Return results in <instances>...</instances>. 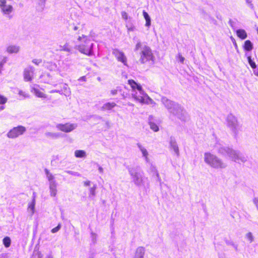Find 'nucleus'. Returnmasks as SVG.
I'll return each mask as SVG.
<instances>
[{"label":"nucleus","mask_w":258,"mask_h":258,"mask_svg":"<svg viewBox=\"0 0 258 258\" xmlns=\"http://www.w3.org/2000/svg\"><path fill=\"white\" fill-rule=\"evenodd\" d=\"M141 151L142 152L143 155L144 156L147 157L148 156V152L146 150V149L144 148H141Z\"/></svg>","instance_id":"nucleus-35"},{"label":"nucleus","mask_w":258,"mask_h":258,"mask_svg":"<svg viewBox=\"0 0 258 258\" xmlns=\"http://www.w3.org/2000/svg\"><path fill=\"white\" fill-rule=\"evenodd\" d=\"M134 98L136 100H139V99H138L137 97H134Z\"/></svg>","instance_id":"nucleus-51"},{"label":"nucleus","mask_w":258,"mask_h":258,"mask_svg":"<svg viewBox=\"0 0 258 258\" xmlns=\"http://www.w3.org/2000/svg\"><path fill=\"white\" fill-rule=\"evenodd\" d=\"M254 74L256 76H258V72L257 73H254Z\"/></svg>","instance_id":"nucleus-49"},{"label":"nucleus","mask_w":258,"mask_h":258,"mask_svg":"<svg viewBox=\"0 0 258 258\" xmlns=\"http://www.w3.org/2000/svg\"><path fill=\"white\" fill-rule=\"evenodd\" d=\"M38 258H42V255H41V253L38 254Z\"/></svg>","instance_id":"nucleus-47"},{"label":"nucleus","mask_w":258,"mask_h":258,"mask_svg":"<svg viewBox=\"0 0 258 258\" xmlns=\"http://www.w3.org/2000/svg\"><path fill=\"white\" fill-rule=\"evenodd\" d=\"M31 91L37 97L42 98H46L47 97V95L41 91L39 86L36 84H33L31 86Z\"/></svg>","instance_id":"nucleus-4"},{"label":"nucleus","mask_w":258,"mask_h":258,"mask_svg":"<svg viewBox=\"0 0 258 258\" xmlns=\"http://www.w3.org/2000/svg\"><path fill=\"white\" fill-rule=\"evenodd\" d=\"M43 82H44V83H48V81H44Z\"/></svg>","instance_id":"nucleus-53"},{"label":"nucleus","mask_w":258,"mask_h":258,"mask_svg":"<svg viewBox=\"0 0 258 258\" xmlns=\"http://www.w3.org/2000/svg\"><path fill=\"white\" fill-rule=\"evenodd\" d=\"M128 84L130 85L133 90H138L140 92L142 91V87L140 85L137 84L134 80L130 79L128 80Z\"/></svg>","instance_id":"nucleus-10"},{"label":"nucleus","mask_w":258,"mask_h":258,"mask_svg":"<svg viewBox=\"0 0 258 258\" xmlns=\"http://www.w3.org/2000/svg\"><path fill=\"white\" fill-rule=\"evenodd\" d=\"M97 188V186L94 185L93 187H92L90 189V195L91 196H95V190Z\"/></svg>","instance_id":"nucleus-26"},{"label":"nucleus","mask_w":258,"mask_h":258,"mask_svg":"<svg viewBox=\"0 0 258 258\" xmlns=\"http://www.w3.org/2000/svg\"><path fill=\"white\" fill-rule=\"evenodd\" d=\"M171 147L172 149L174 151L177 155H179V150L177 145L175 143H171Z\"/></svg>","instance_id":"nucleus-20"},{"label":"nucleus","mask_w":258,"mask_h":258,"mask_svg":"<svg viewBox=\"0 0 258 258\" xmlns=\"http://www.w3.org/2000/svg\"><path fill=\"white\" fill-rule=\"evenodd\" d=\"M80 51L87 55H91L93 53L92 49H80Z\"/></svg>","instance_id":"nucleus-23"},{"label":"nucleus","mask_w":258,"mask_h":258,"mask_svg":"<svg viewBox=\"0 0 258 258\" xmlns=\"http://www.w3.org/2000/svg\"><path fill=\"white\" fill-rule=\"evenodd\" d=\"M2 12L5 14L9 15L12 12L13 8L11 5H7L4 4L2 7H1Z\"/></svg>","instance_id":"nucleus-11"},{"label":"nucleus","mask_w":258,"mask_h":258,"mask_svg":"<svg viewBox=\"0 0 258 258\" xmlns=\"http://www.w3.org/2000/svg\"><path fill=\"white\" fill-rule=\"evenodd\" d=\"M41 61H41V59H33V60H32V62H33L34 63H35V64H37V65H38V64H39V63H40L41 62Z\"/></svg>","instance_id":"nucleus-36"},{"label":"nucleus","mask_w":258,"mask_h":258,"mask_svg":"<svg viewBox=\"0 0 258 258\" xmlns=\"http://www.w3.org/2000/svg\"><path fill=\"white\" fill-rule=\"evenodd\" d=\"M246 3L248 7H249L251 9H254V6L252 3V0H245Z\"/></svg>","instance_id":"nucleus-29"},{"label":"nucleus","mask_w":258,"mask_h":258,"mask_svg":"<svg viewBox=\"0 0 258 258\" xmlns=\"http://www.w3.org/2000/svg\"><path fill=\"white\" fill-rule=\"evenodd\" d=\"M178 60L179 61L181 62V63H183L184 60V58L180 54H178Z\"/></svg>","instance_id":"nucleus-37"},{"label":"nucleus","mask_w":258,"mask_h":258,"mask_svg":"<svg viewBox=\"0 0 258 258\" xmlns=\"http://www.w3.org/2000/svg\"><path fill=\"white\" fill-rule=\"evenodd\" d=\"M237 36L242 39H245L247 37V34L244 30L239 29L236 31Z\"/></svg>","instance_id":"nucleus-14"},{"label":"nucleus","mask_w":258,"mask_h":258,"mask_svg":"<svg viewBox=\"0 0 258 258\" xmlns=\"http://www.w3.org/2000/svg\"><path fill=\"white\" fill-rule=\"evenodd\" d=\"M144 254V249L141 248H138L136 251V255L134 258H143Z\"/></svg>","instance_id":"nucleus-16"},{"label":"nucleus","mask_w":258,"mask_h":258,"mask_svg":"<svg viewBox=\"0 0 258 258\" xmlns=\"http://www.w3.org/2000/svg\"><path fill=\"white\" fill-rule=\"evenodd\" d=\"M55 68V66L54 64H51L50 66V68H48L49 70H51Z\"/></svg>","instance_id":"nucleus-44"},{"label":"nucleus","mask_w":258,"mask_h":258,"mask_svg":"<svg viewBox=\"0 0 258 258\" xmlns=\"http://www.w3.org/2000/svg\"><path fill=\"white\" fill-rule=\"evenodd\" d=\"M56 128L58 131H60L61 132H64V125L63 124H57L56 126Z\"/></svg>","instance_id":"nucleus-25"},{"label":"nucleus","mask_w":258,"mask_h":258,"mask_svg":"<svg viewBox=\"0 0 258 258\" xmlns=\"http://www.w3.org/2000/svg\"><path fill=\"white\" fill-rule=\"evenodd\" d=\"M45 67L47 68H48V66L46 64L45 65Z\"/></svg>","instance_id":"nucleus-52"},{"label":"nucleus","mask_w":258,"mask_h":258,"mask_svg":"<svg viewBox=\"0 0 258 258\" xmlns=\"http://www.w3.org/2000/svg\"><path fill=\"white\" fill-rule=\"evenodd\" d=\"M4 109H5V106H0V110H4Z\"/></svg>","instance_id":"nucleus-46"},{"label":"nucleus","mask_w":258,"mask_h":258,"mask_svg":"<svg viewBox=\"0 0 258 258\" xmlns=\"http://www.w3.org/2000/svg\"><path fill=\"white\" fill-rule=\"evenodd\" d=\"M74 30H77L78 29V27L77 26L74 27Z\"/></svg>","instance_id":"nucleus-48"},{"label":"nucleus","mask_w":258,"mask_h":258,"mask_svg":"<svg viewBox=\"0 0 258 258\" xmlns=\"http://www.w3.org/2000/svg\"><path fill=\"white\" fill-rule=\"evenodd\" d=\"M45 174L49 182L50 195L54 197L56 195L57 186L60 180V176L58 174H52L48 169H45Z\"/></svg>","instance_id":"nucleus-1"},{"label":"nucleus","mask_w":258,"mask_h":258,"mask_svg":"<svg viewBox=\"0 0 258 258\" xmlns=\"http://www.w3.org/2000/svg\"><path fill=\"white\" fill-rule=\"evenodd\" d=\"M142 47V44L140 42H137L136 48H140Z\"/></svg>","instance_id":"nucleus-40"},{"label":"nucleus","mask_w":258,"mask_h":258,"mask_svg":"<svg viewBox=\"0 0 258 258\" xmlns=\"http://www.w3.org/2000/svg\"><path fill=\"white\" fill-rule=\"evenodd\" d=\"M75 155L77 158H82L86 156V152L84 150H76Z\"/></svg>","instance_id":"nucleus-17"},{"label":"nucleus","mask_w":258,"mask_h":258,"mask_svg":"<svg viewBox=\"0 0 258 258\" xmlns=\"http://www.w3.org/2000/svg\"><path fill=\"white\" fill-rule=\"evenodd\" d=\"M99 170H100L101 171H102V170H103L102 168H99Z\"/></svg>","instance_id":"nucleus-50"},{"label":"nucleus","mask_w":258,"mask_h":258,"mask_svg":"<svg viewBox=\"0 0 258 258\" xmlns=\"http://www.w3.org/2000/svg\"><path fill=\"white\" fill-rule=\"evenodd\" d=\"M246 237L249 242H251L253 240V235L251 232L247 233Z\"/></svg>","instance_id":"nucleus-28"},{"label":"nucleus","mask_w":258,"mask_h":258,"mask_svg":"<svg viewBox=\"0 0 258 258\" xmlns=\"http://www.w3.org/2000/svg\"><path fill=\"white\" fill-rule=\"evenodd\" d=\"M252 43L249 40H246L244 43V48H251Z\"/></svg>","instance_id":"nucleus-27"},{"label":"nucleus","mask_w":258,"mask_h":258,"mask_svg":"<svg viewBox=\"0 0 258 258\" xmlns=\"http://www.w3.org/2000/svg\"><path fill=\"white\" fill-rule=\"evenodd\" d=\"M116 92H117V91L116 90H112L111 91V93L113 94V95H115L116 94Z\"/></svg>","instance_id":"nucleus-45"},{"label":"nucleus","mask_w":258,"mask_h":258,"mask_svg":"<svg viewBox=\"0 0 258 258\" xmlns=\"http://www.w3.org/2000/svg\"><path fill=\"white\" fill-rule=\"evenodd\" d=\"M116 106L115 102H107L105 103L102 107L103 110H110Z\"/></svg>","instance_id":"nucleus-12"},{"label":"nucleus","mask_w":258,"mask_h":258,"mask_svg":"<svg viewBox=\"0 0 258 258\" xmlns=\"http://www.w3.org/2000/svg\"><path fill=\"white\" fill-rule=\"evenodd\" d=\"M126 27L127 28L128 32L131 31H134L135 30V27L132 25H129L128 24H126Z\"/></svg>","instance_id":"nucleus-30"},{"label":"nucleus","mask_w":258,"mask_h":258,"mask_svg":"<svg viewBox=\"0 0 258 258\" xmlns=\"http://www.w3.org/2000/svg\"><path fill=\"white\" fill-rule=\"evenodd\" d=\"M88 38L87 37L84 35H82V37H79L78 38V40L80 41H83L84 42H86Z\"/></svg>","instance_id":"nucleus-34"},{"label":"nucleus","mask_w":258,"mask_h":258,"mask_svg":"<svg viewBox=\"0 0 258 258\" xmlns=\"http://www.w3.org/2000/svg\"><path fill=\"white\" fill-rule=\"evenodd\" d=\"M149 124L150 125V127L152 130H153L154 132H158L159 131V127L157 125V123L155 122L150 120L149 122Z\"/></svg>","instance_id":"nucleus-15"},{"label":"nucleus","mask_w":258,"mask_h":258,"mask_svg":"<svg viewBox=\"0 0 258 258\" xmlns=\"http://www.w3.org/2000/svg\"><path fill=\"white\" fill-rule=\"evenodd\" d=\"M247 59L248 63L250 67H251V68H252L253 69H255L256 67V65L255 64V63L251 59V57L250 56H248L247 57Z\"/></svg>","instance_id":"nucleus-22"},{"label":"nucleus","mask_w":258,"mask_h":258,"mask_svg":"<svg viewBox=\"0 0 258 258\" xmlns=\"http://www.w3.org/2000/svg\"><path fill=\"white\" fill-rule=\"evenodd\" d=\"M3 244L6 247H9L11 243V240L9 237H5L3 239Z\"/></svg>","instance_id":"nucleus-18"},{"label":"nucleus","mask_w":258,"mask_h":258,"mask_svg":"<svg viewBox=\"0 0 258 258\" xmlns=\"http://www.w3.org/2000/svg\"><path fill=\"white\" fill-rule=\"evenodd\" d=\"M90 181H89V180H87V181H85L84 182V185L85 186H90Z\"/></svg>","instance_id":"nucleus-41"},{"label":"nucleus","mask_w":258,"mask_h":258,"mask_svg":"<svg viewBox=\"0 0 258 258\" xmlns=\"http://www.w3.org/2000/svg\"><path fill=\"white\" fill-rule=\"evenodd\" d=\"M44 77V76H42V77H40V78H42V77Z\"/></svg>","instance_id":"nucleus-54"},{"label":"nucleus","mask_w":258,"mask_h":258,"mask_svg":"<svg viewBox=\"0 0 258 258\" xmlns=\"http://www.w3.org/2000/svg\"><path fill=\"white\" fill-rule=\"evenodd\" d=\"M44 77V76H42V77H40V78H42V77Z\"/></svg>","instance_id":"nucleus-55"},{"label":"nucleus","mask_w":258,"mask_h":258,"mask_svg":"<svg viewBox=\"0 0 258 258\" xmlns=\"http://www.w3.org/2000/svg\"><path fill=\"white\" fill-rule=\"evenodd\" d=\"M204 160L206 163L215 168H222L225 167L224 164L215 155L210 153H205Z\"/></svg>","instance_id":"nucleus-2"},{"label":"nucleus","mask_w":258,"mask_h":258,"mask_svg":"<svg viewBox=\"0 0 258 258\" xmlns=\"http://www.w3.org/2000/svg\"><path fill=\"white\" fill-rule=\"evenodd\" d=\"M152 58L153 56L150 49H145L142 51V54L141 55V61L143 63L152 59Z\"/></svg>","instance_id":"nucleus-7"},{"label":"nucleus","mask_w":258,"mask_h":258,"mask_svg":"<svg viewBox=\"0 0 258 258\" xmlns=\"http://www.w3.org/2000/svg\"><path fill=\"white\" fill-rule=\"evenodd\" d=\"M229 24L232 27H234V22L232 20H229Z\"/></svg>","instance_id":"nucleus-43"},{"label":"nucleus","mask_w":258,"mask_h":258,"mask_svg":"<svg viewBox=\"0 0 258 258\" xmlns=\"http://www.w3.org/2000/svg\"><path fill=\"white\" fill-rule=\"evenodd\" d=\"M143 16L146 20L145 26L149 27L151 25V19L148 14L145 11L143 12Z\"/></svg>","instance_id":"nucleus-13"},{"label":"nucleus","mask_w":258,"mask_h":258,"mask_svg":"<svg viewBox=\"0 0 258 258\" xmlns=\"http://www.w3.org/2000/svg\"><path fill=\"white\" fill-rule=\"evenodd\" d=\"M113 53L118 61L121 62L125 66L127 65L126 58L122 52L119 51L118 49H116Z\"/></svg>","instance_id":"nucleus-6"},{"label":"nucleus","mask_w":258,"mask_h":258,"mask_svg":"<svg viewBox=\"0 0 258 258\" xmlns=\"http://www.w3.org/2000/svg\"><path fill=\"white\" fill-rule=\"evenodd\" d=\"M35 196L33 194L32 201L29 203L27 208V212L30 214V216H32L35 213Z\"/></svg>","instance_id":"nucleus-8"},{"label":"nucleus","mask_w":258,"mask_h":258,"mask_svg":"<svg viewBox=\"0 0 258 258\" xmlns=\"http://www.w3.org/2000/svg\"><path fill=\"white\" fill-rule=\"evenodd\" d=\"M49 258H51V257H49Z\"/></svg>","instance_id":"nucleus-57"},{"label":"nucleus","mask_w":258,"mask_h":258,"mask_svg":"<svg viewBox=\"0 0 258 258\" xmlns=\"http://www.w3.org/2000/svg\"><path fill=\"white\" fill-rule=\"evenodd\" d=\"M8 99L5 96L0 94V104L4 105L7 103Z\"/></svg>","instance_id":"nucleus-24"},{"label":"nucleus","mask_w":258,"mask_h":258,"mask_svg":"<svg viewBox=\"0 0 258 258\" xmlns=\"http://www.w3.org/2000/svg\"><path fill=\"white\" fill-rule=\"evenodd\" d=\"M93 47L92 45L90 46V48H91Z\"/></svg>","instance_id":"nucleus-56"},{"label":"nucleus","mask_w":258,"mask_h":258,"mask_svg":"<svg viewBox=\"0 0 258 258\" xmlns=\"http://www.w3.org/2000/svg\"><path fill=\"white\" fill-rule=\"evenodd\" d=\"M18 49H8V52L10 53H17Z\"/></svg>","instance_id":"nucleus-39"},{"label":"nucleus","mask_w":258,"mask_h":258,"mask_svg":"<svg viewBox=\"0 0 258 258\" xmlns=\"http://www.w3.org/2000/svg\"><path fill=\"white\" fill-rule=\"evenodd\" d=\"M34 70V69L32 67H29L25 69L24 72V78L25 81H30L32 80L33 76Z\"/></svg>","instance_id":"nucleus-5"},{"label":"nucleus","mask_w":258,"mask_h":258,"mask_svg":"<svg viewBox=\"0 0 258 258\" xmlns=\"http://www.w3.org/2000/svg\"><path fill=\"white\" fill-rule=\"evenodd\" d=\"M60 225L58 224L56 227L51 229V232L54 233L57 232L60 228Z\"/></svg>","instance_id":"nucleus-32"},{"label":"nucleus","mask_w":258,"mask_h":258,"mask_svg":"<svg viewBox=\"0 0 258 258\" xmlns=\"http://www.w3.org/2000/svg\"><path fill=\"white\" fill-rule=\"evenodd\" d=\"M26 131L25 127L19 125L13 127L8 133L7 137L10 139H15L22 135Z\"/></svg>","instance_id":"nucleus-3"},{"label":"nucleus","mask_w":258,"mask_h":258,"mask_svg":"<svg viewBox=\"0 0 258 258\" xmlns=\"http://www.w3.org/2000/svg\"><path fill=\"white\" fill-rule=\"evenodd\" d=\"M6 61V57L4 56L0 55V73L1 72V69L2 68L3 64L5 63Z\"/></svg>","instance_id":"nucleus-21"},{"label":"nucleus","mask_w":258,"mask_h":258,"mask_svg":"<svg viewBox=\"0 0 258 258\" xmlns=\"http://www.w3.org/2000/svg\"><path fill=\"white\" fill-rule=\"evenodd\" d=\"M121 17L122 19H123L125 20H126L128 18V15L125 12H122L121 13Z\"/></svg>","instance_id":"nucleus-33"},{"label":"nucleus","mask_w":258,"mask_h":258,"mask_svg":"<svg viewBox=\"0 0 258 258\" xmlns=\"http://www.w3.org/2000/svg\"><path fill=\"white\" fill-rule=\"evenodd\" d=\"M75 128L74 124L66 123V132H69L73 131Z\"/></svg>","instance_id":"nucleus-19"},{"label":"nucleus","mask_w":258,"mask_h":258,"mask_svg":"<svg viewBox=\"0 0 258 258\" xmlns=\"http://www.w3.org/2000/svg\"><path fill=\"white\" fill-rule=\"evenodd\" d=\"M19 95L20 96H22L24 98H28L29 97V95L26 93L25 92H23L22 90H20L19 91Z\"/></svg>","instance_id":"nucleus-31"},{"label":"nucleus","mask_w":258,"mask_h":258,"mask_svg":"<svg viewBox=\"0 0 258 258\" xmlns=\"http://www.w3.org/2000/svg\"><path fill=\"white\" fill-rule=\"evenodd\" d=\"M6 4V0H0V7H2L4 4Z\"/></svg>","instance_id":"nucleus-42"},{"label":"nucleus","mask_w":258,"mask_h":258,"mask_svg":"<svg viewBox=\"0 0 258 258\" xmlns=\"http://www.w3.org/2000/svg\"><path fill=\"white\" fill-rule=\"evenodd\" d=\"M55 92H58L60 94H62V90H52L49 92L50 93H55Z\"/></svg>","instance_id":"nucleus-38"},{"label":"nucleus","mask_w":258,"mask_h":258,"mask_svg":"<svg viewBox=\"0 0 258 258\" xmlns=\"http://www.w3.org/2000/svg\"><path fill=\"white\" fill-rule=\"evenodd\" d=\"M45 136L50 139H56L63 136V134L60 132H46L44 134Z\"/></svg>","instance_id":"nucleus-9"}]
</instances>
